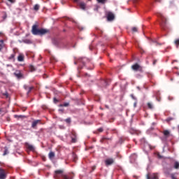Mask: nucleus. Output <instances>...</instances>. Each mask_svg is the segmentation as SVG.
<instances>
[{
	"label": "nucleus",
	"mask_w": 179,
	"mask_h": 179,
	"mask_svg": "<svg viewBox=\"0 0 179 179\" xmlns=\"http://www.w3.org/2000/svg\"><path fill=\"white\" fill-rule=\"evenodd\" d=\"M31 32L34 36H43V34H47V33H48V30L38 29V25L34 24L32 26Z\"/></svg>",
	"instance_id": "1"
},
{
	"label": "nucleus",
	"mask_w": 179,
	"mask_h": 179,
	"mask_svg": "<svg viewBox=\"0 0 179 179\" xmlns=\"http://www.w3.org/2000/svg\"><path fill=\"white\" fill-rule=\"evenodd\" d=\"M63 170H57L55 171V179H60L62 177L63 179H72L71 176H66L63 173Z\"/></svg>",
	"instance_id": "2"
},
{
	"label": "nucleus",
	"mask_w": 179,
	"mask_h": 179,
	"mask_svg": "<svg viewBox=\"0 0 179 179\" xmlns=\"http://www.w3.org/2000/svg\"><path fill=\"white\" fill-rule=\"evenodd\" d=\"M157 16H158V17H160V19H161V22H160L161 26H164V24H166V17H164V15H163V14L162 13H158Z\"/></svg>",
	"instance_id": "3"
},
{
	"label": "nucleus",
	"mask_w": 179,
	"mask_h": 179,
	"mask_svg": "<svg viewBox=\"0 0 179 179\" xmlns=\"http://www.w3.org/2000/svg\"><path fill=\"white\" fill-rule=\"evenodd\" d=\"M164 138H162V141H166L167 138H170L171 136V133L169 130H164L163 131Z\"/></svg>",
	"instance_id": "4"
},
{
	"label": "nucleus",
	"mask_w": 179,
	"mask_h": 179,
	"mask_svg": "<svg viewBox=\"0 0 179 179\" xmlns=\"http://www.w3.org/2000/svg\"><path fill=\"white\" fill-rule=\"evenodd\" d=\"M6 178V171L3 169H0V179Z\"/></svg>",
	"instance_id": "5"
},
{
	"label": "nucleus",
	"mask_w": 179,
	"mask_h": 179,
	"mask_svg": "<svg viewBox=\"0 0 179 179\" xmlns=\"http://www.w3.org/2000/svg\"><path fill=\"white\" fill-rule=\"evenodd\" d=\"M107 19L109 21L114 20V14L111 12L106 13Z\"/></svg>",
	"instance_id": "6"
},
{
	"label": "nucleus",
	"mask_w": 179,
	"mask_h": 179,
	"mask_svg": "<svg viewBox=\"0 0 179 179\" xmlns=\"http://www.w3.org/2000/svg\"><path fill=\"white\" fill-rule=\"evenodd\" d=\"M133 71H142V67L139 64H136L131 66Z\"/></svg>",
	"instance_id": "7"
},
{
	"label": "nucleus",
	"mask_w": 179,
	"mask_h": 179,
	"mask_svg": "<svg viewBox=\"0 0 179 179\" xmlns=\"http://www.w3.org/2000/svg\"><path fill=\"white\" fill-rule=\"evenodd\" d=\"M106 166H111L114 163V159L112 158H108L105 161Z\"/></svg>",
	"instance_id": "8"
},
{
	"label": "nucleus",
	"mask_w": 179,
	"mask_h": 179,
	"mask_svg": "<svg viewBox=\"0 0 179 179\" xmlns=\"http://www.w3.org/2000/svg\"><path fill=\"white\" fill-rule=\"evenodd\" d=\"M15 76H16V78H17L18 79H21V78H23V74H22V72H20V71H16L14 73Z\"/></svg>",
	"instance_id": "9"
},
{
	"label": "nucleus",
	"mask_w": 179,
	"mask_h": 179,
	"mask_svg": "<svg viewBox=\"0 0 179 179\" xmlns=\"http://www.w3.org/2000/svg\"><path fill=\"white\" fill-rule=\"evenodd\" d=\"M147 179H159V176H157V173H153L150 176L148 175Z\"/></svg>",
	"instance_id": "10"
},
{
	"label": "nucleus",
	"mask_w": 179,
	"mask_h": 179,
	"mask_svg": "<svg viewBox=\"0 0 179 179\" xmlns=\"http://www.w3.org/2000/svg\"><path fill=\"white\" fill-rule=\"evenodd\" d=\"M78 5L80 9H83V10H85V9H86V3H85L84 2H80Z\"/></svg>",
	"instance_id": "11"
},
{
	"label": "nucleus",
	"mask_w": 179,
	"mask_h": 179,
	"mask_svg": "<svg viewBox=\"0 0 179 179\" xmlns=\"http://www.w3.org/2000/svg\"><path fill=\"white\" fill-rule=\"evenodd\" d=\"M26 148L29 150H32V151L34 150V147L32 145H30L29 143H26Z\"/></svg>",
	"instance_id": "12"
},
{
	"label": "nucleus",
	"mask_w": 179,
	"mask_h": 179,
	"mask_svg": "<svg viewBox=\"0 0 179 179\" xmlns=\"http://www.w3.org/2000/svg\"><path fill=\"white\" fill-rule=\"evenodd\" d=\"M17 59L20 62H23L24 60V56H23V55H20L17 57Z\"/></svg>",
	"instance_id": "13"
},
{
	"label": "nucleus",
	"mask_w": 179,
	"mask_h": 179,
	"mask_svg": "<svg viewBox=\"0 0 179 179\" xmlns=\"http://www.w3.org/2000/svg\"><path fill=\"white\" fill-rule=\"evenodd\" d=\"M173 168L176 169V170H178V169H179V162H178L174 161Z\"/></svg>",
	"instance_id": "14"
},
{
	"label": "nucleus",
	"mask_w": 179,
	"mask_h": 179,
	"mask_svg": "<svg viewBox=\"0 0 179 179\" xmlns=\"http://www.w3.org/2000/svg\"><path fill=\"white\" fill-rule=\"evenodd\" d=\"M40 122V120H35L32 122V128H36L37 127V124Z\"/></svg>",
	"instance_id": "15"
},
{
	"label": "nucleus",
	"mask_w": 179,
	"mask_h": 179,
	"mask_svg": "<svg viewBox=\"0 0 179 179\" xmlns=\"http://www.w3.org/2000/svg\"><path fill=\"white\" fill-rule=\"evenodd\" d=\"M5 47V44L3 43V40H0V51Z\"/></svg>",
	"instance_id": "16"
},
{
	"label": "nucleus",
	"mask_w": 179,
	"mask_h": 179,
	"mask_svg": "<svg viewBox=\"0 0 179 179\" xmlns=\"http://www.w3.org/2000/svg\"><path fill=\"white\" fill-rule=\"evenodd\" d=\"M5 150L3 154V156H6V155H8L9 153V151L8 150V148L5 147Z\"/></svg>",
	"instance_id": "17"
},
{
	"label": "nucleus",
	"mask_w": 179,
	"mask_h": 179,
	"mask_svg": "<svg viewBox=\"0 0 179 179\" xmlns=\"http://www.w3.org/2000/svg\"><path fill=\"white\" fill-rule=\"evenodd\" d=\"M34 10H38L40 9V6L38 4H36L34 7Z\"/></svg>",
	"instance_id": "18"
},
{
	"label": "nucleus",
	"mask_w": 179,
	"mask_h": 179,
	"mask_svg": "<svg viewBox=\"0 0 179 179\" xmlns=\"http://www.w3.org/2000/svg\"><path fill=\"white\" fill-rule=\"evenodd\" d=\"M69 106V103H64V104H60L59 107H68Z\"/></svg>",
	"instance_id": "19"
},
{
	"label": "nucleus",
	"mask_w": 179,
	"mask_h": 179,
	"mask_svg": "<svg viewBox=\"0 0 179 179\" xmlns=\"http://www.w3.org/2000/svg\"><path fill=\"white\" fill-rule=\"evenodd\" d=\"M54 156H55V154L53 152H51L49 153L50 159H52V157H54Z\"/></svg>",
	"instance_id": "20"
},
{
	"label": "nucleus",
	"mask_w": 179,
	"mask_h": 179,
	"mask_svg": "<svg viewBox=\"0 0 179 179\" xmlns=\"http://www.w3.org/2000/svg\"><path fill=\"white\" fill-rule=\"evenodd\" d=\"M97 2H99V3H106L107 0H97Z\"/></svg>",
	"instance_id": "21"
},
{
	"label": "nucleus",
	"mask_w": 179,
	"mask_h": 179,
	"mask_svg": "<svg viewBox=\"0 0 179 179\" xmlns=\"http://www.w3.org/2000/svg\"><path fill=\"white\" fill-rule=\"evenodd\" d=\"M133 33H136V31H138V28L136 27H134L132 29H131Z\"/></svg>",
	"instance_id": "22"
},
{
	"label": "nucleus",
	"mask_w": 179,
	"mask_h": 179,
	"mask_svg": "<svg viewBox=\"0 0 179 179\" xmlns=\"http://www.w3.org/2000/svg\"><path fill=\"white\" fill-rule=\"evenodd\" d=\"M29 70L31 71V72H34V71H36V69L34 68V66H30Z\"/></svg>",
	"instance_id": "23"
},
{
	"label": "nucleus",
	"mask_w": 179,
	"mask_h": 179,
	"mask_svg": "<svg viewBox=\"0 0 179 179\" xmlns=\"http://www.w3.org/2000/svg\"><path fill=\"white\" fill-rule=\"evenodd\" d=\"M173 120H174L173 117H168L166 121V122H170V121H173Z\"/></svg>",
	"instance_id": "24"
},
{
	"label": "nucleus",
	"mask_w": 179,
	"mask_h": 179,
	"mask_svg": "<svg viewBox=\"0 0 179 179\" xmlns=\"http://www.w3.org/2000/svg\"><path fill=\"white\" fill-rule=\"evenodd\" d=\"M175 44H176V47H178V45H179V39H176V40L175 41Z\"/></svg>",
	"instance_id": "25"
},
{
	"label": "nucleus",
	"mask_w": 179,
	"mask_h": 179,
	"mask_svg": "<svg viewBox=\"0 0 179 179\" xmlns=\"http://www.w3.org/2000/svg\"><path fill=\"white\" fill-rule=\"evenodd\" d=\"M171 179H177V177H176V175H174V173L171 174Z\"/></svg>",
	"instance_id": "26"
},
{
	"label": "nucleus",
	"mask_w": 179,
	"mask_h": 179,
	"mask_svg": "<svg viewBox=\"0 0 179 179\" xmlns=\"http://www.w3.org/2000/svg\"><path fill=\"white\" fill-rule=\"evenodd\" d=\"M148 108H153V105H152V103H148Z\"/></svg>",
	"instance_id": "27"
},
{
	"label": "nucleus",
	"mask_w": 179,
	"mask_h": 179,
	"mask_svg": "<svg viewBox=\"0 0 179 179\" xmlns=\"http://www.w3.org/2000/svg\"><path fill=\"white\" fill-rule=\"evenodd\" d=\"M65 121L67 124H71V118H67L65 120Z\"/></svg>",
	"instance_id": "28"
},
{
	"label": "nucleus",
	"mask_w": 179,
	"mask_h": 179,
	"mask_svg": "<svg viewBox=\"0 0 179 179\" xmlns=\"http://www.w3.org/2000/svg\"><path fill=\"white\" fill-rule=\"evenodd\" d=\"M73 157L74 159V162H76V159H78V157L76 156V154H73Z\"/></svg>",
	"instance_id": "29"
},
{
	"label": "nucleus",
	"mask_w": 179,
	"mask_h": 179,
	"mask_svg": "<svg viewBox=\"0 0 179 179\" xmlns=\"http://www.w3.org/2000/svg\"><path fill=\"white\" fill-rule=\"evenodd\" d=\"M31 90H33V87H28V93H30V92H31Z\"/></svg>",
	"instance_id": "30"
},
{
	"label": "nucleus",
	"mask_w": 179,
	"mask_h": 179,
	"mask_svg": "<svg viewBox=\"0 0 179 179\" xmlns=\"http://www.w3.org/2000/svg\"><path fill=\"white\" fill-rule=\"evenodd\" d=\"M52 43L53 44H55V45H57V44H58V42L57 41V40H53Z\"/></svg>",
	"instance_id": "31"
},
{
	"label": "nucleus",
	"mask_w": 179,
	"mask_h": 179,
	"mask_svg": "<svg viewBox=\"0 0 179 179\" xmlns=\"http://www.w3.org/2000/svg\"><path fill=\"white\" fill-rule=\"evenodd\" d=\"M131 99H133V100H136V97H135V96H134V94H131Z\"/></svg>",
	"instance_id": "32"
},
{
	"label": "nucleus",
	"mask_w": 179,
	"mask_h": 179,
	"mask_svg": "<svg viewBox=\"0 0 179 179\" xmlns=\"http://www.w3.org/2000/svg\"><path fill=\"white\" fill-rule=\"evenodd\" d=\"M99 132H103V128L98 129Z\"/></svg>",
	"instance_id": "33"
},
{
	"label": "nucleus",
	"mask_w": 179,
	"mask_h": 179,
	"mask_svg": "<svg viewBox=\"0 0 179 179\" xmlns=\"http://www.w3.org/2000/svg\"><path fill=\"white\" fill-rule=\"evenodd\" d=\"M9 2H11V3H14L15 0H8Z\"/></svg>",
	"instance_id": "34"
},
{
	"label": "nucleus",
	"mask_w": 179,
	"mask_h": 179,
	"mask_svg": "<svg viewBox=\"0 0 179 179\" xmlns=\"http://www.w3.org/2000/svg\"><path fill=\"white\" fill-rule=\"evenodd\" d=\"M54 101H55V103H58V101H57V99H54Z\"/></svg>",
	"instance_id": "35"
},
{
	"label": "nucleus",
	"mask_w": 179,
	"mask_h": 179,
	"mask_svg": "<svg viewBox=\"0 0 179 179\" xmlns=\"http://www.w3.org/2000/svg\"><path fill=\"white\" fill-rule=\"evenodd\" d=\"M72 142H73V143L76 142V139L72 138Z\"/></svg>",
	"instance_id": "36"
},
{
	"label": "nucleus",
	"mask_w": 179,
	"mask_h": 179,
	"mask_svg": "<svg viewBox=\"0 0 179 179\" xmlns=\"http://www.w3.org/2000/svg\"><path fill=\"white\" fill-rule=\"evenodd\" d=\"M153 65H156V60L153 62Z\"/></svg>",
	"instance_id": "37"
},
{
	"label": "nucleus",
	"mask_w": 179,
	"mask_h": 179,
	"mask_svg": "<svg viewBox=\"0 0 179 179\" xmlns=\"http://www.w3.org/2000/svg\"><path fill=\"white\" fill-rule=\"evenodd\" d=\"M59 111H62V113H63L64 110L63 109H59Z\"/></svg>",
	"instance_id": "38"
},
{
	"label": "nucleus",
	"mask_w": 179,
	"mask_h": 179,
	"mask_svg": "<svg viewBox=\"0 0 179 179\" xmlns=\"http://www.w3.org/2000/svg\"><path fill=\"white\" fill-rule=\"evenodd\" d=\"M74 2H79V0H73Z\"/></svg>",
	"instance_id": "39"
},
{
	"label": "nucleus",
	"mask_w": 179,
	"mask_h": 179,
	"mask_svg": "<svg viewBox=\"0 0 179 179\" xmlns=\"http://www.w3.org/2000/svg\"><path fill=\"white\" fill-rule=\"evenodd\" d=\"M2 34H3V33L0 31V36H2Z\"/></svg>",
	"instance_id": "40"
},
{
	"label": "nucleus",
	"mask_w": 179,
	"mask_h": 179,
	"mask_svg": "<svg viewBox=\"0 0 179 179\" xmlns=\"http://www.w3.org/2000/svg\"><path fill=\"white\" fill-rule=\"evenodd\" d=\"M134 107H136V102L134 103Z\"/></svg>",
	"instance_id": "41"
},
{
	"label": "nucleus",
	"mask_w": 179,
	"mask_h": 179,
	"mask_svg": "<svg viewBox=\"0 0 179 179\" xmlns=\"http://www.w3.org/2000/svg\"><path fill=\"white\" fill-rule=\"evenodd\" d=\"M24 88H25V89H27V88H28V87H27V86H24Z\"/></svg>",
	"instance_id": "42"
},
{
	"label": "nucleus",
	"mask_w": 179,
	"mask_h": 179,
	"mask_svg": "<svg viewBox=\"0 0 179 179\" xmlns=\"http://www.w3.org/2000/svg\"><path fill=\"white\" fill-rule=\"evenodd\" d=\"M152 125H156V123L153 122V123H152Z\"/></svg>",
	"instance_id": "43"
},
{
	"label": "nucleus",
	"mask_w": 179,
	"mask_h": 179,
	"mask_svg": "<svg viewBox=\"0 0 179 179\" xmlns=\"http://www.w3.org/2000/svg\"><path fill=\"white\" fill-rule=\"evenodd\" d=\"M157 1V2H160V0H156Z\"/></svg>",
	"instance_id": "44"
},
{
	"label": "nucleus",
	"mask_w": 179,
	"mask_h": 179,
	"mask_svg": "<svg viewBox=\"0 0 179 179\" xmlns=\"http://www.w3.org/2000/svg\"><path fill=\"white\" fill-rule=\"evenodd\" d=\"M97 9H98V7L96 8H94V10H97Z\"/></svg>",
	"instance_id": "45"
},
{
	"label": "nucleus",
	"mask_w": 179,
	"mask_h": 179,
	"mask_svg": "<svg viewBox=\"0 0 179 179\" xmlns=\"http://www.w3.org/2000/svg\"><path fill=\"white\" fill-rule=\"evenodd\" d=\"M1 111H2V109H0V113H1Z\"/></svg>",
	"instance_id": "46"
},
{
	"label": "nucleus",
	"mask_w": 179,
	"mask_h": 179,
	"mask_svg": "<svg viewBox=\"0 0 179 179\" xmlns=\"http://www.w3.org/2000/svg\"><path fill=\"white\" fill-rule=\"evenodd\" d=\"M74 64H76V62H75Z\"/></svg>",
	"instance_id": "47"
},
{
	"label": "nucleus",
	"mask_w": 179,
	"mask_h": 179,
	"mask_svg": "<svg viewBox=\"0 0 179 179\" xmlns=\"http://www.w3.org/2000/svg\"><path fill=\"white\" fill-rule=\"evenodd\" d=\"M171 80H173V78H171Z\"/></svg>",
	"instance_id": "48"
},
{
	"label": "nucleus",
	"mask_w": 179,
	"mask_h": 179,
	"mask_svg": "<svg viewBox=\"0 0 179 179\" xmlns=\"http://www.w3.org/2000/svg\"><path fill=\"white\" fill-rule=\"evenodd\" d=\"M88 1H92V0H88Z\"/></svg>",
	"instance_id": "49"
}]
</instances>
